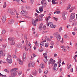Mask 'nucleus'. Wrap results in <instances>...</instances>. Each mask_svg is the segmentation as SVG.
Listing matches in <instances>:
<instances>
[{
	"instance_id": "nucleus-1",
	"label": "nucleus",
	"mask_w": 77,
	"mask_h": 77,
	"mask_svg": "<svg viewBox=\"0 0 77 77\" xmlns=\"http://www.w3.org/2000/svg\"><path fill=\"white\" fill-rule=\"evenodd\" d=\"M43 20L42 18L41 17H39L38 19H36V20H34L33 19H32V24L33 26H36V23L38 22V21H42Z\"/></svg>"
},
{
	"instance_id": "nucleus-2",
	"label": "nucleus",
	"mask_w": 77,
	"mask_h": 77,
	"mask_svg": "<svg viewBox=\"0 0 77 77\" xmlns=\"http://www.w3.org/2000/svg\"><path fill=\"white\" fill-rule=\"evenodd\" d=\"M15 38H8V40L10 42L11 45H13L15 43V42L14 41Z\"/></svg>"
},
{
	"instance_id": "nucleus-3",
	"label": "nucleus",
	"mask_w": 77,
	"mask_h": 77,
	"mask_svg": "<svg viewBox=\"0 0 77 77\" xmlns=\"http://www.w3.org/2000/svg\"><path fill=\"white\" fill-rule=\"evenodd\" d=\"M54 35L57 38L58 41H59L60 40L59 39H61V36H60V35L58 34L57 32H55L54 34Z\"/></svg>"
},
{
	"instance_id": "nucleus-4",
	"label": "nucleus",
	"mask_w": 77,
	"mask_h": 77,
	"mask_svg": "<svg viewBox=\"0 0 77 77\" xmlns=\"http://www.w3.org/2000/svg\"><path fill=\"white\" fill-rule=\"evenodd\" d=\"M66 14H67V12H64L62 13V17L64 20H66V17L65 15H66Z\"/></svg>"
},
{
	"instance_id": "nucleus-5",
	"label": "nucleus",
	"mask_w": 77,
	"mask_h": 77,
	"mask_svg": "<svg viewBox=\"0 0 77 77\" xmlns=\"http://www.w3.org/2000/svg\"><path fill=\"white\" fill-rule=\"evenodd\" d=\"M21 14H23L24 15H27L28 14V12L26 11V10H22L20 12Z\"/></svg>"
},
{
	"instance_id": "nucleus-6",
	"label": "nucleus",
	"mask_w": 77,
	"mask_h": 77,
	"mask_svg": "<svg viewBox=\"0 0 77 77\" xmlns=\"http://www.w3.org/2000/svg\"><path fill=\"white\" fill-rule=\"evenodd\" d=\"M17 75V72H12L11 74V77H14L15 76H16Z\"/></svg>"
},
{
	"instance_id": "nucleus-7",
	"label": "nucleus",
	"mask_w": 77,
	"mask_h": 77,
	"mask_svg": "<svg viewBox=\"0 0 77 77\" xmlns=\"http://www.w3.org/2000/svg\"><path fill=\"white\" fill-rule=\"evenodd\" d=\"M6 60L8 63H11L12 62V59H9V57H7V59H6Z\"/></svg>"
},
{
	"instance_id": "nucleus-8",
	"label": "nucleus",
	"mask_w": 77,
	"mask_h": 77,
	"mask_svg": "<svg viewBox=\"0 0 77 77\" xmlns=\"http://www.w3.org/2000/svg\"><path fill=\"white\" fill-rule=\"evenodd\" d=\"M2 21L3 23H5V21H6V16H3L2 18Z\"/></svg>"
},
{
	"instance_id": "nucleus-9",
	"label": "nucleus",
	"mask_w": 77,
	"mask_h": 77,
	"mask_svg": "<svg viewBox=\"0 0 77 77\" xmlns=\"http://www.w3.org/2000/svg\"><path fill=\"white\" fill-rule=\"evenodd\" d=\"M75 17V14L74 13H72L70 16L71 19H74Z\"/></svg>"
},
{
	"instance_id": "nucleus-10",
	"label": "nucleus",
	"mask_w": 77,
	"mask_h": 77,
	"mask_svg": "<svg viewBox=\"0 0 77 77\" xmlns=\"http://www.w3.org/2000/svg\"><path fill=\"white\" fill-rule=\"evenodd\" d=\"M26 54L24 53L23 55V57H22L23 61H25L26 60Z\"/></svg>"
},
{
	"instance_id": "nucleus-11",
	"label": "nucleus",
	"mask_w": 77,
	"mask_h": 77,
	"mask_svg": "<svg viewBox=\"0 0 77 77\" xmlns=\"http://www.w3.org/2000/svg\"><path fill=\"white\" fill-rule=\"evenodd\" d=\"M17 69H18V68H14L10 70V72H15V71L16 72H17V71H16V70H17Z\"/></svg>"
},
{
	"instance_id": "nucleus-12",
	"label": "nucleus",
	"mask_w": 77,
	"mask_h": 77,
	"mask_svg": "<svg viewBox=\"0 0 77 77\" xmlns=\"http://www.w3.org/2000/svg\"><path fill=\"white\" fill-rule=\"evenodd\" d=\"M17 61L19 63L20 65H23V61H21L20 59H18Z\"/></svg>"
},
{
	"instance_id": "nucleus-13",
	"label": "nucleus",
	"mask_w": 77,
	"mask_h": 77,
	"mask_svg": "<svg viewBox=\"0 0 77 77\" xmlns=\"http://www.w3.org/2000/svg\"><path fill=\"white\" fill-rule=\"evenodd\" d=\"M14 23V20H11L8 21L9 24H13Z\"/></svg>"
},
{
	"instance_id": "nucleus-14",
	"label": "nucleus",
	"mask_w": 77,
	"mask_h": 77,
	"mask_svg": "<svg viewBox=\"0 0 77 77\" xmlns=\"http://www.w3.org/2000/svg\"><path fill=\"white\" fill-rule=\"evenodd\" d=\"M17 45V47H19V48H21V47H22V44L20 43H18Z\"/></svg>"
},
{
	"instance_id": "nucleus-15",
	"label": "nucleus",
	"mask_w": 77,
	"mask_h": 77,
	"mask_svg": "<svg viewBox=\"0 0 77 77\" xmlns=\"http://www.w3.org/2000/svg\"><path fill=\"white\" fill-rule=\"evenodd\" d=\"M40 67L41 68H44V63H42L40 64Z\"/></svg>"
},
{
	"instance_id": "nucleus-16",
	"label": "nucleus",
	"mask_w": 77,
	"mask_h": 77,
	"mask_svg": "<svg viewBox=\"0 0 77 77\" xmlns=\"http://www.w3.org/2000/svg\"><path fill=\"white\" fill-rule=\"evenodd\" d=\"M50 27H51V28H55L56 26V25H53V24H52L50 25Z\"/></svg>"
},
{
	"instance_id": "nucleus-17",
	"label": "nucleus",
	"mask_w": 77,
	"mask_h": 77,
	"mask_svg": "<svg viewBox=\"0 0 77 77\" xmlns=\"http://www.w3.org/2000/svg\"><path fill=\"white\" fill-rule=\"evenodd\" d=\"M53 59L52 58H51L50 60L49 61V65H50V64L52 62H53Z\"/></svg>"
},
{
	"instance_id": "nucleus-18",
	"label": "nucleus",
	"mask_w": 77,
	"mask_h": 77,
	"mask_svg": "<svg viewBox=\"0 0 77 77\" xmlns=\"http://www.w3.org/2000/svg\"><path fill=\"white\" fill-rule=\"evenodd\" d=\"M44 42H43L40 43V44L41 46V48H42V46H44Z\"/></svg>"
},
{
	"instance_id": "nucleus-19",
	"label": "nucleus",
	"mask_w": 77,
	"mask_h": 77,
	"mask_svg": "<svg viewBox=\"0 0 77 77\" xmlns=\"http://www.w3.org/2000/svg\"><path fill=\"white\" fill-rule=\"evenodd\" d=\"M60 13V11H57L54 12V14H59Z\"/></svg>"
},
{
	"instance_id": "nucleus-20",
	"label": "nucleus",
	"mask_w": 77,
	"mask_h": 77,
	"mask_svg": "<svg viewBox=\"0 0 77 77\" xmlns=\"http://www.w3.org/2000/svg\"><path fill=\"white\" fill-rule=\"evenodd\" d=\"M31 66H32V67H34L35 66V63L34 62H32L31 64Z\"/></svg>"
},
{
	"instance_id": "nucleus-21",
	"label": "nucleus",
	"mask_w": 77,
	"mask_h": 77,
	"mask_svg": "<svg viewBox=\"0 0 77 77\" xmlns=\"http://www.w3.org/2000/svg\"><path fill=\"white\" fill-rule=\"evenodd\" d=\"M43 6H42V7L43 8V7H44V8L46 6H47V3H46V2H45V3H44L43 4H42Z\"/></svg>"
},
{
	"instance_id": "nucleus-22",
	"label": "nucleus",
	"mask_w": 77,
	"mask_h": 77,
	"mask_svg": "<svg viewBox=\"0 0 77 77\" xmlns=\"http://www.w3.org/2000/svg\"><path fill=\"white\" fill-rule=\"evenodd\" d=\"M7 46V45H6L5 44H3L2 45V46H3V49H5L6 47Z\"/></svg>"
},
{
	"instance_id": "nucleus-23",
	"label": "nucleus",
	"mask_w": 77,
	"mask_h": 77,
	"mask_svg": "<svg viewBox=\"0 0 77 77\" xmlns=\"http://www.w3.org/2000/svg\"><path fill=\"white\" fill-rule=\"evenodd\" d=\"M39 10L40 12H42L43 11V8L42 7H40Z\"/></svg>"
},
{
	"instance_id": "nucleus-24",
	"label": "nucleus",
	"mask_w": 77,
	"mask_h": 77,
	"mask_svg": "<svg viewBox=\"0 0 77 77\" xmlns=\"http://www.w3.org/2000/svg\"><path fill=\"white\" fill-rule=\"evenodd\" d=\"M45 1H46V0H42V1H41V3H42V5L44 4L45 3Z\"/></svg>"
},
{
	"instance_id": "nucleus-25",
	"label": "nucleus",
	"mask_w": 77,
	"mask_h": 77,
	"mask_svg": "<svg viewBox=\"0 0 77 77\" xmlns=\"http://www.w3.org/2000/svg\"><path fill=\"white\" fill-rule=\"evenodd\" d=\"M6 6H7V5H6V2H4V5H3V8H5L6 7Z\"/></svg>"
},
{
	"instance_id": "nucleus-26",
	"label": "nucleus",
	"mask_w": 77,
	"mask_h": 77,
	"mask_svg": "<svg viewBox=\"0 0 77 77\" xmlns=\"http://www.w3.org/2000/svg\"><path fill=\"white\" fill-rule=\"evenodd\" d=\"M37 71L35 70L34 72H32V74L34 75H36V74H37Z\"/></svg>"
},
{
	"instance_id": "nucleus-27",
	"label": "nucleus",
	"mask_w": 77,
	"mask_h": 77,
	"mask_svg": "<svg viewBox=\"0 0 77 77\" xmlns=\"http://www.w3.org/2000/svg\"><path fill=\"white\" fill-rule=\"evenodd\" d=\"M6 33V31L4 29H3L2 32V35H4L5 33Z\"/></svg>"
},
{
	"instance_id": "nucleus-28",
	"label": "nucleus",
	"mask_w": 77,
	"mask_h": 77,
	"mask_svg": "<svg viewBox=\"0 0 77 77\" xmlns=\"http://www.w3.org/2000/svg\"><path fill=\"white\" fill-rule=\"evenodd\" d=\"M3 51H0V56H3Z\"/></svg>"
},
{
	"instance_id": "nucleus-29",
	"label": "nucleus",
	"mask_w": 77,
	"mask_h": 77,
	"mask_svg": "<svg viewBox=\"0 0 77 77\" xmlns=\"http://www.w3.org/2000/svg\"><path fill=\"white\" fill-rule=\"evenodd\" d=\"M59 60H60V64H59V66H58V67L59 68V67H60V66H61V65H60V63H61V61H62V60L61 59H59Z\"/></svg>"
},
{
	"instance_id": "nucleus-30",
	"label": "nucleus",
	"mask_w": 77,
	"mask_h": 77,
	"mask_svg": "<svg viewBox=\"0 0 77 77\" xmlns=\"http://www.w3.org/2000/svg\"><path fill=\"white\" fill-rule=\"evenodd\" d=\"M43 61H44V62H45V63L47 62L48 61V60H47V58H45V59H43Z\"/></svg>"
},
{
	"instance_id": "nucleus-31",
	"label": "nucleus",
	"mask_w": 77,
	"mask_h": 77,
	"mask_svg": "<svg viewBox=\"0 0 77 77\" xmlns=\"http://www.w3.org/2000/svg\"><path fill=\"white\" fill-rule=\"evenodd\" d=\"M24 39H25V40H26V42H27V37L26 35H25V37H24Z\"/></svg>"
},
{
	"instance_id": "nucleus-32",
	"label": "nucleus",
	"mask_w": 77,
	"mask_h": 77,
	"mask_svg": "<svg viewBox=\"0 0 77 77\" xmlns=\"http://www.w3.org/2000/svg\"><path fill=\"white\" fill-rule=\"evenodd\" d=\"M48 43L47 42L45 44V47H48Z\"/></svg>"
},
{
	"instance_id": "nucleus-33",
	"label": "nucleus",
	"mask_w": 77,
	"mask_h": 77,
	"mask_svg": "<svg viewBox=\"0 0 77 77\" xmlns=\"http://www.w3.org/2000/svg\"><path fill=\"white\" fill-rule=\"evenodd\" d=\"M72 66L71 65V64L69 65V66L67 67V69H70L71 68V67Z\"/></svg>"
},
{
	"instance_id": "nucleus-34",
	"label": "nucleus",
	"mask_w": 77,
	"mask_h": 77,
	"mask_svg": "<svg viewBox=\"0 0 77 77\" xmlns=\"http://www.w3.org/2000/svg\"><path fill=\"white\" fill-rule=\"evenodd\" d=\"M52 4H56V3H57V2H55V1H54V0H52Z\"/></svg>"
},
{
	"instance_id": "nucleus-35",
	"label": "nucleus",
	"mask_w": 77,
	"mask_h": 77,
	"mask_svg": "<svg viewBox=\"0 0 77 77\" xmlns=\"http://www.w3.org/2000/svg\"><path fill=\"white\" fill-rule=\"evenodd\" d=\"M42 25H43V24H42V23H41L39 27L40 28H42Z\"/></svg>"
},
{
	"instance_id": "nucleus-36",
	"label": "nucleus",
	"mask_w": 77,
	"mask_h": 77,
	"mask_svg": "<svg viewBox=\"0 0 77 77\" xmlns=\"http://www.w3.org/2000/svg\"><path fill=\"white\" fill-rule=\"evenodd\" d=\"M44 16V14H40L39 15V17L40 18H43V16Z\"/></svg>"
},
{
	"instance_id": "nucleus-37",
	"label": "nucleus",
	"mask_w": 77,
	"mask_h": 77,
	"mask_svg": "<svg viewBox=\"0 0 77 77\" xmlns=\"http://www.w3.org/2000/svg\"><path fill=\"white\" fill-rule=\"evenodd\" d=\"M70 7H71V5H69L68 6L67 8L66 9V10H68V9H70Z\"/></svg>"
},
{
	"instance_id": "nucleus-38",
	"label": "nucleus",
	"mask_w": 77,
	"mask_h": 77,
	"mask_svg": "<svg viewBox=\"0 0 77 77\" xmlns=\"http://www.w3.org/2000/svg\"><path fill=\"white\" fill-rule=\"evenodd\" d=\"M64 38H65V39H66L67 38H68V36L67 35V34H66L64 36Z\"/></svg>"
},
{
	"instance_id": "nucleus-39",
	"label": "nucleus",
	"mask_w": 77,
	"mask_h": 77,
	"mask_svg": "<svg viewBox=\"0 0 77 77\" xmlns=\"http://www.w3.org/2000/svg\"><path fill=\"white\" fill-rule=\"evenodd\" d=\"M62 27H60L59 29V32H61V31H62Z\"/></svg>"
},
{
	"instance_id": "nucleus-40",
	"label": "nucleus",
	"mask_w": 77,
	"mask_h": 77,
	"mask_svg": "<svg viewBox=\"0 0 77 77\" xmlns=\"http://www.w3.org/2000/svg\"><path fill=\"white\" fill-rule=\"evenodd\" d=\"M22 74V72L21 71H20L19 72L18 74L19 75H20Z\"/></svg>"
},
{
	"instance_id": "nucleus-41",
	"label": "nucleus",
	"mask_w": 77,
	"mask_h": 77,
	"mask_svg": "<svg viewBox=\"0 0 77 77\" xmlns=\"http://www.w3.org/2000/svg\"><path fill=\"white\" fill-rule=\"evenodd\" d=\"M24 16H25V18H28V19L30 18V17L28 16H27L26 15H24Z\"/></svg>"
},
{
	"instance_id": "nucleus-42",
	"label": "nucleus",
	"mask_w": 77,
	"mask_h": 77,
	"mask_svg": "<svg viewBox=\"0 0 77 77\" xmlns=\"http://www.w3.org/2000/svg\"><path fill=\"white\" fill-rule=\"evenodd\" d=\"M51 44L52 45H54V43L53 42H51Z\"/></svg>"
},
{
	"instance_id": "nucleus-43",
	"label": "nucleus",
	"mask_w": 77,
	"mask_h": 77,
	"mask_svg": "<svg viewBox=\"0 0 77 77\" xmlns=\"http://www.w3.org/2000/svg\"><path fill=\"white\" fill-rule=\"evenodd\" d=\"M26 8L27 9H30V7L29 6H27L26 7Z\"/></svg>"
},
{
	"instance_id": "nucleus-44",
	"label": "nucleus",
	"mask_w": 77,
	"mask_h": 77,
	"mask_svg": "<svg viewBox=\"0 0 77 77\" xmlns=\"http://www.w3.org/2000/svg\"><path fill=\"white\" fill-rule=\"evenodd\" d=\"M4 71L7 72H9V70L7 69H4Z\"/></svg>"
},
{
	"instance_id": "nucleus-45",
	"label": "nucleus",
	"mask_w": 77,
	"mask_h": 77,
	"mask_svg": "<svg viewBox=\"0 0 77 77\" xmlns=\"http://www.w3.org/2000/svg\"><path fill=\"white\" fill-rule=\"evenodd\" d=\"M33 0H30V3H31L32 5V3H33Z\"/></svg>"
},
{
	"instance_id": "nucleus-46",
	"label": "nucleus",
	"mask_w": 77,
	"mask_h": 77,
	"mask_svg": "<svg viewBox=\"0 0 77 77\" xmlns=\"http://www.w3.org/2000/svg\"><path fill=\"white\" fill-rule=\"evenodd\" d=\"M74 10V9L72 8H71L70 9V11H69L70 12H71L72 10Z\"/></svg>"
},
{
	"instance_id": "nucleus-47",
	"label": "nucleus",
	"mask_w": 77,
	"mask_h": 77,
	"mask_svg": "<svg viewBox=\"0 0 77 77\" xmlns=\"http://www.w3.org/2000/svg\"><path fill=\"white\" fill-rule=\"evenodd\" d=\"M53 18H54V19L56 21H57V20H58V19H57V18L56 17H53Z\"/></svg>"
},
{
	"instance_id": "nucleus-48",
	"label": "nucleus",
	"mask_w": 77,
	"mask_h": 77,
	"mask_svg": "<svg viewBox=\"0 0 77 77\" xmlns=\"http://www.w3.org/2000/svg\"><path fill=\"white\" fill-rule=\"evenodd\" d=\"M54 68H56V67H57V63H55L54 65Z\"/></svg>"
},
{
	"instance_id": "nucleus-49",
	"label": "nucleus",
	"mask_w": 77,
	"mask_h": 77,
	"mask_svg": "<svg viewBox=\"0 0 77 77\" xmlns=\"http://www.w3.org/2000/svg\"><path fill=\"white\" fill-rule=\"evenodd\" d=\"M28 67L29 68H30V67H31V64H30V63H29L28 66Z\"/></svg>"
},
{
	"instance_id": "nucleus-50",
	"label": "nucleus",
	"mask_w": 77,
	"mask_h": 77,
	"mask_svg": "<svg viewBox=\"0 0 77 77\" xmlns=\"http://www.w3.org/2000/svg\"><path fill=\"white\" fill-rule=\"evenodd\" d=\"M13 57L15 59L16 58H17V57L16 55H13Z\"/></svg>"
},
{
	"instance_id": "nucleus-51",
	"label": "nucleus",
	"mask_w": 77,
	"mask_h": 77,
	"mask_svg": "<svg viewBox=\"0 0 77 77\" xmlns=\"http://www.w3.org/2000/svg\"><path fill=\"white\" fill-rule=\"evenodd\" d=\"M48 32L47 31H44L42 32V33H47Z\"/></svg>"
},
{
	"instance_id": "nucleus-52",
	"label": "nucleus",
	"mask_w": 77,
	"mask_h": 77,
	"mask_svg": "<svg viewBox=\"0 0 77 77\" xmlns=\"http://www.w3.org/2000/svg\"><path fill=\"white\" fill-rule=\"evenodd\" d=\"M25 51H28V49L26 47H25Z\"/></svg>"
},
{
	"instance_id": "nucleus-53",
	"label": "nucleus",
	"mask_w": 77,
	"mask_h": 77,
	"mask_svg": "<svg viewBox=\"0 0 77 77\" xmlns=\"http://www.w3.org/2000/svg\"><path fill=\"white\" fill-rule=\"evenodd\" d=\"M44 73H45V74H48V71H45Z\"/></svg>"
},
{
	"instance_id": "nucleus-54",
	"label": "nucleus",
	"mask_w": 77,
	"mask_h": 77,
	"mask_svg": "<svg viewBox=\"0 0 77 77\" xmlns=\"http://www.w3.org/2000/svg\"><path fill=\"white\" fill-rule=\"evenodd\" d=\"M39 73H41L42 72V70H41V69H39Z\"/></svg>"
},
{
	"instance_id": "nucleus-55",
	"label": "nucleus",
	"mask_w": 77,
	"mask_h": 77,
	"mask_svg": "<svg viewBox=\"0 0 77 77\" xmlns=\"http://www.w3.org/2000/svg\"><path fill=\"white\" fill-rule=\"evenodd\" d=\"M63 51H64V52H66V49H65L64 48H63Z\"/></svg>"
},
{
	"instance_id": "nucleus-56",
	"label": "nucleus",
	"mask_w": 77,
	"mask_h": 77,
	"mask_svg": "<svg viewBox=\"0 0 77 77\" xmlns=\"http://www.w3.org/2000/svg\"><path fill=\"white\" fill-rule=\"evenodd\" d=\"M57 56V54H54V57H56Z\"/></svg>"
},
{
	"instance_id": "nucleus-57",
	"label": "nucleus",
	"mask_w": 77,
	"mask_h": 77,
	"mask_svg": "<svg viewBox=\"0 0 77 77\" xmlns=\"http://www.w3.org/2000/svg\"><path fill=\"white\" fill-rule=\"evenodd\" d=\"M8 57L9 59H11V58L12 57V56L11 55H9L8 56Z\"/></svg>"
},
{
	"instance_id": "nucleus-58",
	"label": "nucleus",
	"mask_w": 77,
	"mask_h": 77,
	"mask_svg": "<svg viewBox=\"0 0 77 77\" xmlns=\"http://www.w3.org/2000/svg\"><path fill=\"white\" fill-rule=\"evenodd\" d=\"M32 55L33 57H36V55H35V54H33Z\"/></svg>"
},
{
	"instance_id": "nucleus-59",
	"label": "nucleus",
	"mask_w": 77,
	"mask_h": 77,
	"mask_svg": "<svg viewBox=\"0 0 77 77\" xmlns=\"http://www.w3.org/2000/svg\"><path fill=\"white\" fill-rule=\"evenodd\" d=\"M38 34H37L34 36V37H38Z\"/></svg>"
},
{
	"instance_id": "nucleus-60",
	"label": "nucleus",
	"mask_w": 77,
	"mask_h": 77,
	"mask_svg": "<svg viewBox=\"0 0 77 77\" xmlns=\"http://www.w3.org/2000/svg\"><path fill=\"white\" fill-rule=\"evenodd\" d=\"M35 15L36 17H38V14L37 13L35 14Z\"/></svg>"
},
{
	"instance_id": "nucleus-61",
	"label": "nucleus",
	"mask_w": 77,
	"mask_h": 77,
	"mask_svg": "<svg viewBox=\"0 0 77 77\" xmlns=\"http://www.w3.org/2000/svg\"><path fill=\"white\" fill-rule=\"evenodd\" d=\"M39 51L40 52H42L43 51V50H41L40 49H39Z\"/></svg>"
},
{
	"instance_id": "nucleus-62",
	"label": "nucleus",
	"mask_w": 77,
	"mask_h": 77,
	"mask_svg": "<svg viewBox=\"0 0 77 77\" xmlns=\"http://www.w3.org/2000/svg\"><path fill=\"white\" fill-rule=\"evenodd\" d=\"M47 55V52L43 54V56H45Z\"/></svg>"
},
{
	"instance_id": "nucleus-63",
	"label": "nucleus",
	"mask_w": 77,
	"mask_h": 77,
	"mask_svg": "<svg viewBox=\"0 0 77 77\" xmlns=\"http://www.w3.org/2000/svg\"><path fill=\"white\" fill-rule=\"evenodd\" d=\"M2 77H6V75H2Z\"/></svg>"
},
{
	"instance_id": "nucleus-64",
	"label": "nucleus",
	"mask_w": 77,
	"mask_h": 77,
	"mask_svg": "<svg viewBox=\"0 0 77 77\" xmlns=\"http://www.w3.org/2000/svg\"><path fill=\"white\" fill-rule=\"evenodd\" d=\"M77 28L76 27H75V29H74V31H77Z\"/></svg>"
}]
</instances>
